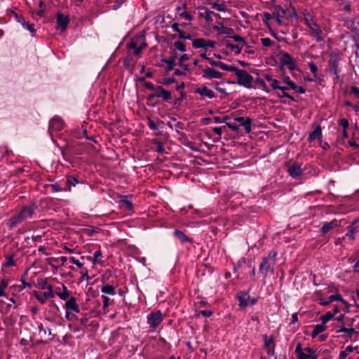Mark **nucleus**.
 I'll return each mask as SVG.
<instances>
[{
  "label": "nucleus",
  "mask_w": 359,
  "mask_h": 359,
  "mask_svg": "<svg viewBox=\"0 0 359 359\" xmlns=\"http://www.w3.org/2000/svg\"><path fill=\"white\" fill-rule=\"evenodd\" d=\"M278 252L276 250L271 251L268 255L262 259L259 268V271L264 278H266L269 273H274V266L276 263Z\"/></svg>",
  "instance_id": "nucleus-1"
},
{
  "label": "nucleus",
  "mask_w": 359,
  "mask_h": 359,
  "mask_svg": "<svg viewBox=\"0 0 359 359\" xmlns=\"http://www.w3.org/2000/svg\"><path fill=\"white\" fill-rule=\"evenodd\" d=\"M230 69H228L229 72H232L237 77L236 83L243 86L247 88H252V84L253 82V77L247 72L245 69H241L234 66L230 65Z\"/></svg>",
  "instance_id": "nucleus-2"
},
{
  "label": "nucleus",
  "mask_w": 359,
  "mask_h": 359,
  "mask_svg": "<svg viewBox=\"0 0 359 359\" xmlns=\"http://www.w3.org/2000/svg\"><path fill=\"white\" fill-rule=\"evenodd\" d=\"M34 212V205H29L24 206L21 210L9 219L11 227H13L18 224L22 223L26 219L31 218Z\"/></svg>",
  "instance_id": "nucleus-3"
},
{
  "label": "nucleus",
  "mask_w": 359,
  "mask_h": 359,
  "mask_svg": "<svg viewBox=\"0 0 359 359\" xmlns=\"http://www.w3.org/2000/svg\"><path fill=\"white\" fill-rule=\"evenodd\" d=\"M171 28L172 31L175 32L179 38L181 39L193 40L192 45H215L216 43L212 41H205L203 39H194L193 36L188 32L181 29L177 23L172 25Z\"/></svg>",
  "instance_id": "nucleus-4"
},
{
  "label": "nucleus",
  "mask_w": 359,
  "mask_h": 359,
  "mask_svg": "<svg viewBox=\"0 0 359 359\" xmlns=\"http://www.w3.org/2000/svg\"><path fill=\"white\" fill-rule=\"evenodd\" d=\"M295 353L297 359H317V350L311 347L306 346L303 348L301 343H298L295 347Z\"/></svg>",
  "instance_id": "nucleus-5"
},
{
  "label": "nucleus",
  "mask_w": 359,
  "mask_h": 359,
  "mask_svg": "<svg viewBox=\"0 0 359 359\" xmlns=\"http://www.w3.org/2000/svg\"><path fill=\"white\" fill-rule=\"evenodd\" d=\"M213 29L217 32L219 35H225L227 38H232L234 39V41L239 42L243 41V38L233 35V30L231 28L227 27L223 25L222 22H217L216 25L213 26Z\"/></svg>",
  "instance_id": "nucleus-6"
},
{
  "label": "nucleus",
  "mask_w": 359,
  "mask_h": 359,
  "mask_svg": "<svg viewBox=\"0 0 359 359\" xmlns=\"http://www.w3.org/2000/svg\"><path fill=\"white\" fill-rule=\"evenodd\" d=\"M316 296L318 298L319 304L321 306H327L333 302H340L345 306H348L347 302L346 300H344L342 298L341 295L339 294L338 292L331 294L327 299L323 298L320 292H316Z\"/></svg>",
  "instance_id": "nucleus-7"
},
{
  "label": "nucleus",
  "mask_w": 359,
  "mask_h": 359,
  "mask_svg": "<svg viewBox=\"0 0 359 359\" xmlns=\"http://www.w3.org/2000/svg\"><path fill=\"white\" fill-rule=\"evenodd\" d=\"M238 305L241 308H245L248 305H254L257 302V299L251 297L248 292H241L238 294Z\"/></svg>",
  "instance_id": "nucleus-8"
},
{
  "label": "nucleus",
  "mask_w": 359,
  "mask_h": 359,
  "mask_svg": "<svg viewBox=\"0 0 359 359\" xmlns=\"http://www.w3.org/2000/svg\"><path fill=\"white\" fill-rule=\"evenodd\" d=\"M304 22L309 27V29L315 34L317 41H319L323 39V32L319 28L318 25L313 22L312 18L309 15L304 16Z\"/></svg>",
  "instance_id": "nucleus-9"
},
{
  "label": "nucleus",
  "mask_w": 359,
  "mask_h": 359,
  "mask_svg": "<svg viewBox=\"0 0 359 359\" xmlns=\"http://www.w3.org/2000/svg\"><path fill=\"white\" fill-rule=\"evenodd\" d=\"M339 57L338 55L333 53L330 55V57L328 62L329 65V72L330 74H332L335 76L336 79L339 78Z\"/></svg>",
  "instance_id": "nucleus-10"
},
{
  "label": "nucleus",
  "mask_w": 359,
  "mask_h": 359,
  "mask_svg": "<svg viewBox=\"0 0 359 359\" xmlns=\"http://www.w3.org/2000/svg\"><path fill=\"white\" fill-rule=\"evenodd\" d=\"M162 321L163 316L161 311L151 312L147 316V323L151 328H156Z\"/></svg>",
  "instance_id": "nucleus-11"
},
{
  "label": "nucleus",
  "mask_w": 359,
  "mask_h": 359,
  "mask_svg": "<svg viewBox=\"0 0 359 359\" xmlns=\"http://www.w3.org/2000/svg\"><path fill=\"white\" fill-rule=\"evenodd\" d=\"M64 126L65 123L62 119L59 116H55L49 122V133L52 136L53 133L62 130Z\"/></svg>",
  "instance_id": "nucleus-12"
},
{
  "label": "nucleus",
  "mask_w": 359,
  "mask_h": 359,
  "mask_svg": "<svg viewBox=\"0 0 359 359\" xmlns=\"http://www.w3.org/2000/svg\"><path fill=\"white\" fill-rule=\"evenodd\" d=\"M152 90L159 91L160 94H151L149 96V100H152L154 97H162L164 101L168 102L172 98L170 92L164 89L161 86H158L156 87L152 86Z\"/></svg>",
  "instance_id": "nucleus-13"
},
{
  "label": "nucleus",
  "mask_w": 359,
  "mask_h": 359,
  "mask_svg": "<svg viewBox=\"0 0 359 359\" xmlns=\"http://www.w3.org/2000/svg\"><path fill=\"white\" fill-rule=\"evenodd\" d=\"M58 286L55 287V294L57 295L61 300H67L70 294L71 291L67 289V287L62 283L57 281Z\"/></svg>",
  "instance_id": "nucleus-14"
},
{
  "label": "nucleus",
  "mask_w": 359,
  "mask_h": 359,
  "mask_svg": "<svg viewBox=\"0 0 359 359\" xmlns=\"http://www.w3.org/2000/svg\"><path fill=\"white\" fill-rule=\"evenodd\" d=\"M262 20L267 25H269L270 20H274L279 25L285 23L284 20L282 19V16L280 15L279 11H276V12H274L272 14L265 12L263 14Z\"/></svg>",
  "instance_id": "nucleus-15"
},
{
  "label": "nucleus",
  "mask_w": 359,
  "mask_h": 359,
  "mask_svg": "<svg viewBox=\"0 0 359 359\" xmlns=\"http://www.w3.org/2000/svg\"><path fill=\"white\" fill-rule=\"evenodd\" d=\"M280 62L283 66L287 67L291 71L298 69L296 61L287 53L281 55Z\"/></svg>",
  "instance_id": "nucleus-16"
},
{
  "label": "nucleus",
  "mask_w": 359,
  "mask_h": 359,
  "mask_svg": "<svg viewBox=\"0 0 359 359\" xmlns=\"http://www.w3.org/2000/svg\"><path fill=\"white\" fill-rule=\"evenodd\" d=\"M202 76L205 79H221L223 74L211 67H206L202 70Z\"/></svg>",
  "instance_id": "nucleus-17"
},
{
  "label": "nucleus",
  "mask_w": 359,
  "mask_h": 359,
  "mask_svg": "<svg viewBox=\"0 0 359 359\" xmlns=\"http://www.w3.org/2000/svg\"><path fill=\"white\" fill-rule=\"evenodd\" d=\"M65 304L64 308L66 311H72L74 313H79L80 312L79 304H77L76 299L74 297H70L65 300Z\"/></svg>",
  "instance_id": "nucleus-18"
},
{
  "label": "nucleus",
  "mask_w": 359,
  "mask_h": 359,
  "mask_svg": "<svg viewBox=\"0 0 359 359\" xmlns=\"http://www.w3.org/2000/svg\"><path fill=\"white\" fill-rule=\"evenodd\" d=\"M234 121L239 123V126L244 128L246 133H250L252 131V119L249 117L245 118L243 116H238L234 118Z\"/></svg>",
  "instance_id": "nucleus-19"
},
{
  "label": "nucleus",
  "mask_w": 359,
  "mask_h": 359,
  "mask_svg": "<svg viewBox=\"0 0 359 359\" xmlns=\"http://www.w3.org/2000/svg\"><path fill=\"white\" fill-rule=\"evenodd\" d=\"M195 93L201 97L212 99L216 97L214 91L205 86H201L195 89Z\"/></svg>",
  "instance_id": "nucleus-20"
},
{
  "label": "nucleus",
  "mask_w": 359,
  "mask_h": 359,
  "mask_svg": "<svg viewBox=\"0 0 359 359\" xmlns=\"http://www.w3.org/2000/svg\"><path fill=\"white\" fill-rule=\"evenodd\" d=\"M69 23V18L60 13L57 14V29L65 31Z\"/></svg>",
  "instance_id": "nucleus-21"
},
{
  "label": "nucleus",
  "mask_w": 359,
  "mask_h": 359,
  "mask_svg": "<svg viewBox=\"0 0 359 359\" xmlns=\"http://www.w3.org/2000/svg\"><path fill=\"white\" fill-rule=\"evenodd\" d=\"M287 172L290 177L297 178L302 174L303 170L299 164L293 163L288 167Z\"/></svg>",
  "instance_id": "nucleus-22"
},
{
  "label": "nucleus",
  "mask_w": 359,
  "mask_h": 359,
  "mask_svg": "<svg viewBox=\"0 0 359 359\" xmlns=\"http://www.w3.org/2000/svg\"><path fill=\"white\" fill-rule=\"evenodd\" d=\"M339 222L337 219H333L330 222H325L323 224L320 231L323 234L327 233L330 230L337 228L339 226Z\"/></svg>",
  "instance_id": "nucleus-23"
},
{
  "label": "nucleus",
  "mask_w": 359,
  "mask_h": 359,
  "mask_svg": "<svg viewBox=\"0 0 359 359\" xmlns=\"http://www.w3.org/2000/svg\"><path fill=\"white\" fill-rule=\"evenodd\" d=\"M80 182L74 176H69L64 187L65 191H70L72 188L79 184Z\"/></svg>",
  "instance_id": "nucleus-24"
},
{
  "label": "nucleus",
  "mask_w": 359,
  "mask_h": 359,
  "mask_svg": "<svg viewBox=\"0 0 359 359\" xmlns=\"http://www.w3.org/2000/svg\"><path fill=\"white\" fill-rule=\"evenodd\" d=\"M37 328L39 330V334L41 338H46L52 335L50 328L44 327L41 322H36Z\"/></svg>",
  "instance_id": "nucleus-25"
},
{
  "label": "nucleus",
  "mask_w": 359,
  "mask_h": 359,
  "mask_svg": "<svg viewBox=\"0 0 359 359\" xmlns=\"http://www.w3.org/2000/svg\"><path fill=\"white\" fill-rule=\"evenodd\" d=\"M326 329H327V325H326V324L323 323V322H321V323H320V324L316 325L311 333V338L315 339L316 337H317V336L319 334L325 332L326 330Z\"/></svg>",
  "instance_id": "nucleus-26"
},
{
  "label": "nucleus",
  "mask_w": 359,
  "mask_h": 359,
  "mask_svg": "<svg viewBox=\"0 0 359 359\" xmlns=\"http://www.w3.org/2000/svg\"><path fill=\"white\" fill-rule=\"evenodd\" d=\"M264 77L269 83L271 88L273 90H278V88H279V86L280 84V81L273 78V76L269 74H265Z\"/></svg>",
  "instance_id": "nucleus-27"
},
{
  "label": "nucleus",
  "mask_w": 359,
  "mask_h": 359,
  "mask_svg": "<svg viewBox=\"0 0 359 359\" xmlns=\"http://www.w3.org/2000/svg\"><path fill=\"white\" fill-rule=\"evenodd\" d=\"M210 4L212 6V8H215L217 11H219V12L224 13L228 10L227 6L224 1L220 2L219 1L217 0V1H213L212 3H210Z\"/></svg>",
  "instance_id": "nucleus-28"
},
{
  "label": "nucleus",
  "mask_w": 359,
  "mask_h": 359,
  "mask_svg": "<svg viewBox=\"0 0 359 359\" xmlns=\"http://www.w3.org/2000/svg\"><path fill=\"white\" fill-rule=\"evenodd\" d=\"M277 11H279L280 15L282 16V19L283 20V16H285L286 18H293L296 15L295 11L293 8H280V9H278Z\"/></svg>",
  "instance_id": "nucleus-29"
},
{
  "label": "nucleus",
  "mask_w": 359,
  "mask_h": 359,
  "mask_svg": "<svg viewBox=\"0 0 359 359\" xmlns=\"http://www.w3.org/2000/svg\"><path fill=\"white\" fill-rule=\"evenodd\" d=\"M322 137V130L320 126H317L313 131L309 134L308 140L313 142L316 139H320Z\"/></svg>",
  "instance_id": "nucleus-30"
},
{
  "label": "nucleus",
  "mask_w": 359,
  "mask_h": 359,
  "mask_svg": "<svg viewBox=\"0 0 359 359\" xmlns=\"http://www.w3.org/2000/svg\"><path fill=\"white\" fill-rule=\"evenodd\" d=\"M174 236L177 238L181 243H185L187 242H191V239L189 238L184 231L180 230H175L174 231Z\"/></svg>",
  "instance_id": "nucleus-31"
},
{
  "label": "nucleus",
  "mask_w": 359,
  "mask_h": 359,
  "mask_svg": "<svg viewBox=\"0 0 359 359\" xmlns=\"http://www.w3.org/2000/svg\"><path fill=\"white\" fill-rule=\"evenodd\" d=\"M208 61L209 62L210 65L214 67H217L220 68L222 70L228 71V69H230L229 65H226L221 61H215L212 58H207Z\"/></svg>",
  "instance_id": "nucleus-32"
},
{
  "label": "nucleus",
  "mask_w": 359,
  "mask_h": 359,
  "mask_svg": "<svg viewBox=\"0 0 359 359\" xmlns=\"http://www.w3.org/2000/svg\"><path fill=\"white\" fill-rule=\"evenodd\" d=\"M100 290L102 293L109 294V295H115L116 294V288L109 284H104L101 286Z\"/></svg>",
  "instance_id": "nucleus-33"
},
{
  "label": "nucleus",
  "mask_w": 359,
  "mask_h": 359,
  "mask_svg": "<svg viewBox=\"0 0 359 359\" xmlns=\"http://www.w3.org/2000/svg\"><path fill=\"white\" fill-rule=\"evenodd\" d=\"M357 232V226L353 224L347 227V232L342 238L348 237L350 240L353 241L355 239V233Z\"/></svg>",
  "instance_id": "nucleus-34"
},
{
  "label": "nucleus",
  "mask_w": 359,
  "mask_h": 359,
  "mask_svg": "<svg viewBox=\"0 0 359 359\" xmlns=\"http://www.w3.org/2000/svg\"><path fill=\"white\" fill-rule=\"evenodd\" d=\"M93 265H97V264H100V265H102L103 264V261L102 260V252L101 251V250H97L94 253H93Z\"/></svg>",
  "instance_id": "nucleus-35"
},
{
  "label": "nucleus",
  "mask_w": 359,
  "mask_h": 359,
  "mask_svg": "<svg viewBox=\"0 0 359 359\" xmlns=\"http://www.w3.org/2000/svg\"><path fill=\"white\" fill-rule=\"evenodd\" d=\"M145 46H128V53L131 55L134 53V55L138 58L141 56L142 53V49Z\"/></svg>",
  "instance_id": "nucleus-36"
},
{
  "label": "nucleus",
  "mask_w": 359,
  "mask_h": 359,
  "mask_svg": "<svg viewBox=\"0 0 359 359\" xmlns=\"http://www.w3.org/2000/svg\"><path fill=\"white\" fill-rule=\"evenodd\" d=\"M338 333H345L348 337H351L356 331L353 327H342L337 331Z\"/></svg>",
  "instance_id": "nucleus-37"
},
{
  "label": "nucleus",
  "mask_w": 359,
  "mask_h": 359,
  "mask_svg": "<svg viewBox=\"0 0 359 359\" xmlns=\"http://www.w3.org/2000/svg\"><path fill=\"white\" fill-rule=\"evenodd\" d=\"M79 273L81 275L80 282L86 280L88 283L91 279V277L88 274V271L86 267L82 269Z\"/></svg>",
  "instance_id": "nucleus-38"
},
{
  "label": "nucleus",
  "mask_w": 359,
  "mask_h": 359,
  "mask_svg": "<svg viewBox=\"0 0 359 359\" xmlns=\"http://www.w3.org/2000/svg\"><path fill=\"white\" fill-rule=\"evenodd\" d=\"M33 295L42 304H44L48 300L43 292L34 291Z\"/></svg>",
  "instance_id": "nucleus-39"
},
{
  "label": "nucleus",
  "mask_w": 359,
  "mask_h": 359,
  "mask_svg": "<svg viewBox=\"0 0 359 359\" xmlns=\"http://www.w3.org/2000/svg\"><path fill=\"white\" fill-rule=\"evenodd\" d=\"M121 203L129 210H131L133 209V203H132V201H131L130 196H124L123 197V198L121 199Z\"/></svg>",
  "instance_id": "nucleus-40"
},
{
  "label": "nucleus",
  "mask_w": 359,
  "mask_h": 359,
  "mask_svg": "<svg viewBox=\"0 0 359 359\" xmlns=\"http://www.w3.org/2000/svg\"><path fill=\"white\" fill-rule=\"evenodd\" d=\"M43 294L45 295V297L48 299H53L55 297V289H53V286L51 285H48L47 290L46 292H43Z\"/></svg>",
  "instance_id": "nucleus-41"
},
{
  "label": "nucleus",
  "mask_w": 359,
  "mask_h": 359,
  "mask_svg": "<svg viewBox=\"0 0 359 359\" xmlns=\"http://www.w3.org/2000/svg\"><path fill=\"white\" fill-rule=\"evenodd\" d=\"M335 316V313H332L331 311L327 312L325 314L322 315L320 318V320L321 322H323L325 324H327L328 321H330L331 319L334 318Z\"/></svg>",
  "instance_id": "nucleus-42"
},
{
  "label": "nucleus",
  "mask_w": 359,
  "mask_h": 359,
  "mask_svg": "<svg viewBox=\"0 0 359 359\" xmlns=\"http://www.w3.org/2000/svg\"><path fill=\"white\" fill-rule=\"evenodd\" d=\"M282 81L290 87V89L296 88V83L293 82L288 76H283Z\"/></svg>",
  "instance_id": "nucleus-43"
},
{
  "label": "nucleus",
  "mask_w": 359,
  "mask_h": 359,
  "mask_svg": "<svg viewBox=\"0 0 359 359\" xmlns=\"http://www.w3.org/2000/svg\"><path fill=\"white\" fill-rule=\"evenodd\" d=\"M255 83L259 86V87L266 93H269L270 91L269 87L266 86L264 79L261 78H257L255 80Z\"/></svg>",
  "instance_id": "nucleus-44"
},
{
  "label": "nucleus",
  "mask_w": 359,
  "mask_h": 359,
  "mask_svg": "<svg viewBox=\"0 0 359 359\" xmlns=\"http://www.w3.org/2000/svg\"><path fill=\"white\" fill-rule=\"evenodd\" d=\"M69 262H71L72 264L76 265L79 269H80L81 270L84 267L83 266V263L81 262L79 259H76V257H69Z\"/></svg>",
  "instance_id": "nucleus-45"
},
{
  "label": "nucleus",
  "mask_w": 359,
  "mask_h": 359,
  "mask_svg": "<svg viewBox=\"0 0 359 359\" xmlns=\"http://www.w3.org/2000/svg\"><path fill=\"white\" fill-rule=\"evenodd\" d=\"M205 18H204L208 23H210L213 21L212 15L215 17H219V15L214 13L213 11L208 10L207 14L205 13Z\"/></svg>",
  "instance_id": "nucleus-46"
},
{
  "label": "nucleus",
  "mask_w": 359,
  "mask_h": 359,
  "mask_svg": "<svg viewBox=\"0 0 359 359\" xmlns=\"http://www.w3.org/2000/svg\"><path fill=\"white\" fill-rule=\"evenodd\" d=\"M175 59L176 56H172L169 59H165L163 60V62L168 64V70H171L173 69L174 66L175 65Z\"/></svg>",
  "instance_id": "nucleus-47"
},
{
  "label": "nucleus",
  "mask_w": 359,
  "mask_h": 359,
  "mask_svg": "<svg viewBox=\"0 0 359 359\" xmlns=\"http://www.w3.org/2000/svg\"><path fill=\"white\" fill-rule=\"evenodd\" d=\"M189 55L187 54H183L179 59V65L182 67H185L187 69L188 65L185 64V61L189 60Z\"/></svg>",
  "instance_id": "nucleus-48"
},
{
  "label": "nucleus",
  "mask_w": 359,
  "mask_h": 359,
  "mask_svg": "<svg viewBox=\"0 0 359 359\" xmlns=\"http://www.w3.org/2000/svg\"><path fill=\"white\" fill-rule=\"evenodd\" d=\"M263 339L264 341V347L269 348L271 344L273 341L274 338L273 336L268 337L266 334L263 336Z\"/></svg>",
  "instance_id": "nucleus-49"
},
{
  "label": "nucleus",
  "mask_w": 359,
  "mask_h": 359,
  "mask_svg": "<svg viewBox=\"0 0 359 359\" xmlns=\"http://www.w3.org/2000/svg\"><path fill=\"white\" fill-rule=\"evenodd\" d=\"M79 133L81 134L77 135L78 138L85 137L86 139L89 140H90L92 142H96L95 137H88V135H87V130H82Z\"/></svg>",
  "instance_id": "nucleus-50"
},
{
  "label": "nucleus",
  "mask_w": 359,
  "mask_h": 359,
  "mask_svg": "<svg viewBox=\"0 0 359 359\" xmlns=\"http://www.w3.org/2000/svg\"><path fill=\"white\" fill-rule=\"evenodd\" d=\"M137 39H140L139 41H131L129 45H131V46H133V45H137V43H138L139 45H147L145 41H144V36L143 34H140V36L137 38Z\"/></svg>",
  "instance_id": "nucleus-51"
},
{
  "label": "nucleus",
  "mask_w": 359,
  "mask_h": 359,
  "mask_svg": "<svg viewBox=\"0 0 359 359\" xmlns=\"http://www.w3.org/2000/svg\"><path fill=\"white\" fill-rule=\"evenodd\" d=\"M351 27L355 31H359V15L355 17L351 21Z\"/></svg>",
  "instance_id": "nucleus-52"
},
{
  "label": "nucleus",
  "mask_w": 359,
  "mask_h": 359,
  "mask_svg": "<svg viewBox=\"0 0 359 359\" xmlns=\"http://www.w3.org/2000/svg\"><path fill=\"white\" fill-rule=\"evenodd\" d=\"M175 82H176V79L173 76H171V77H165V78L163 79L161 83L165 86H169L171 83H173Z\"/></svg>",
  "instance_id": "nucleus-53"
},
{
  "label": "nucleus",
  "mask_w": 359,
  "mask_h": 359,
  "mask_svg": "<svg viewBox=\"0 0 359 359\" xmlns=\"http://www.w3.org/2000/svg\"><path fill=\"white\" fill-rule=\"evenodd\" d=\"M51 189L54 192L65 191L64 187H61L57 182L51 184Z\"/></svg>",
  "instance_id": "nucleus-54"
},
{
  "label": "nucleus",
  "mask_w": 359,
  "mask_h": 359,
  "mask_svg": "<svg viewBox=\"0 0 359 359\" xmlns=\"http://www.w3.org/2000/svg\"><path fill=\"white\" fill-rule=\"evenodd\" d=\"M182 19H184L187 21H191L193 20L192 15L187 11H183L180 13V16Z\"/></svg>",
  "instance_id": "nucleus-55"
},
{
  "label": "nucleus",
  "mask_w": 359,
  "mask_h": 359,
  "mask_svg": "<svg viewBox=\"0 0 359 359\" xmlns=\"http://www.w3.org/2000/svg\"><path fill=\"white\" fill-rule=\"evenodd\" d=\"M23 27L28 30L32 35L35 33V29L33 24L27 22L25 25H23Z\"/></svg>",
  "instance_id": "nucleus-56"
},
{
  "label": "nucleus",
  "mask_w": 359,
  "mask_h": 359,
  "mask_svg": "<svg viewBox=\"0 0 359 359\" xmlns=\"http://www.w3.org/2000/svg\"><path fill=\"white\" fill-rule=\"evenodd\" d=\"M226 126L233 132H238L239 130L240 126L235 123H226Z\"/></svg>",
  "instance_id": "nucleus-57"
},
{
  "label": "nucleus",
  "mask_w": 359,
  "mask_h": 359,
  "mask_svg": "<svg viewBox=\"0 0 359 359\" xmlns=\"http://www.w3.org/2000/svg\"><path fill=\"white\" fill-rule=\"evenodd\" d=\"M176 10H177V14L179 15V16H180V13H182L183 11H187V4H186V2L185 1L182 2L180 6H178L176 8Z\"/></svg>",
  "instance_id": "nucleus-58"
},
{
  "label": "nucleus",
  "mask_w": 359,
  "mask_h": 359,
  "mask_svg": "<svg viewBox=\"0 0 359 359\" xmlns=\"http://www.w3.org/2000/svg\"><path fill=\"white\" fill-rule=\"evenodd\" d=\"M309 66L310 67L311 72L313 74V76L315 78H317V72H318V67L313 62H310L309 64Z\"/></svg>",
  "instance_id": "nucleus-59"
},
{
  "label": "nucleus",
  "mask_w": 359,
  "mask_h": 359,
  "mask_svg": "<svg viewBox=\"0 0 359 359\" xmlns=\"http://www.w3.org/2000/svg\"><path fill=\"white\" fill-rule=\"evenodd\" d=\"M73 313L74 312L69 311H65V318L67 320L72 321L76 318V315Z\"/></svg>",
  "instance_id": "nucleus-60"
},
{
  "label": "nucleus",
  "mask_w": 359,
  "mask_h": 359,
  "mask_svg": "<svg viewBox=\"0 0 359 359\" xmlns=\"http://www.w3.org/2000/svg\"><path fill=\"white\" fill-rule=\"evenodd\" d=\"M357 140L358 142H356V140L354 139V138H352L351 140H350L348 141V144L352 147H354L355 149H358L359 148V137L357 138Z\"/></svg>",
  "instance_id": "nucleus-61"
},
{
  "label": "nucleus",
  "mask_w": 359,
  "mask_h": 359,
  "mask_svg": "<svg viewBox=\"0 0 359 359\" xmlns=\"http://www.w3.org/2000/svg\"><path fill=\"white\" fill-rule=\"evenodd\" d=\"M148 126L151 130H156L158 129L155 121L151 118L149 119Z\"/></svg>",
  "instance_id": "nucleus-62"
},
{
  "label": "nucleus",
  "mask_w": 359,
  "mask_h": 359,
  "mask_svg": "<svg viewBox=\"0 0 359 359\" xmlns=\"http://www.w3.org/2000/svg\"><path fill=\"white\" fill-rule=\"evenodd\" d=\"M340 125L343 127V130H347L349 126L348 119L341 118L339 122Z\"/></svg>",
  "instance_id": "nucleus-63"
},
{
  "label": "nucleus",
  "mask_w": 359,
  "mask_h": 359,
  "mask_svg": "<svg viewBox=\"0 0 359 359\" xmlns=\"http://www.w3.org/2000/svg\"><path fill=\"white\" fill-rule=\"evenodd\" d=\"M208 8L205 7L201 8L198 11V15L200 17L205 18V13L207 14L208 11Z\"/></svg>",
  "instance_id": "nucleus-64"
}]
</instances>
